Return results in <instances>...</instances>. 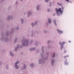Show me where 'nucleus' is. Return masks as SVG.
Masks as SVG:
<instances>
[{
  "label": "nucleus",
  "instance_id": "1",
  "mask_svg": "<svg viewBox=\"0 0 74 74\" xmlns=\"http://www.w3.org/2000/svg\"><path fill=\"white\" fill-rule=\"evenodd\" d=\"M62 9L61 8H59V9L56 8V13L58 16L60 15V14H63V10H64V8L62 7Z\"/></svg>",
  "mask_w": 74,
  "mask_h": 74
},
{
  "label": "nucleus",
  "instance_id": "2",
  "mask_svg": "<svg viewBox=\"0 0 74 74\" xmlns=\"http://www.w3.org/2000/svg\"><path fill=\"white\" fill-rule=\"evenodd\" d=\"M21 42H23L22 43V45L23 46H27L29 43L28 40L23 39L21 40Z\"/></svg>",
  "mask_w": 74,
  "mask_h": 74
},
{
  "label": "nucleus",
  "instance_id": "3",
  "mask_svg": "<svg viewBox=\"0 0 74 74\" xmlns=\"http://www.w3.org/2000/svg\"><path fill=\"white\" fill-rule=\"evenodd\" d=\"M33 13V12L31 10H29L28 11V16H30L31 15H32V14Z\"/></svg>",
  "mask_w": 74,
  "mask_h": 74
},
{
  "label": "nucleus",
  "instance_id": "4",
  "mask_svg": "<svg viewBox=\"0 0 74 74\" xmlns=\"http://www.w3.org/2000/svg\"><path fill=\"white\" fill-rule=\"evenodd\" d=\"M39 64H41L42 62L44 63V61H43V59L41 58L39 60H38Z\"/></svg>",
  "mask_w": 74,
  "mask_h": 74
},
{
  "label": "nucleus",
  "instance_id": "5",
  "mask_svg": "<svg viewBox=\"0 0 74 74\" xmlns=\"http://www.w3.org/2000/svg\"><path fill=\"white\" fill-rule=\"evenodd\" d=\"M13 18V16L12 15L9 16L7 18V20L8 21L10 20V19H12Z\"/></svg>",
  "mask_w": 74,
  "mask_h": 74
},
{
  "label": "nucleus",
  "instance_id": "6",
  "mask_svg": "<svg viewBox=\"0 0 74 74\" xmlns=\"http://www.w3.org/2000/svg\"><path fill=\"white\" fill-rule=\"evenodd\" d=\"M57 31L58 32L59 34H62L63 33V31L60 30L59 29H57Z\"/></svg>",
  "mask_w": 74,
  "mask_h": 74
},
{
  "label": "nucleus",
  "instance_id": "7",
  "mask_svg": "<svg viewBox=\"0 0 74 74\" xmlns=\"http://www.w3.org/2000/svg\"><path fill=\"white\" fill-rule=\"evenodd\" d=\"M40 8V5H37L36 7V9L37 11H38Z\"/></svg>",
  "mask_w": 74,
  "mask_h": 74
},
{
  "label": "nucleus",
  "instance_id": "8",
  "mask_svg": "<svg viewBox=\"0 0 74 74\" xmlns=\"http://www.w3.org/2000/svg\"><path fill=\"white\" fill-rule=\"evenodd\" d=\"M54 62H55V60L53 59H51V63L52 66H53V64H54Z\"/></svg>",
  "mask_w": 74,
  "mask_h": 74
},
{
  "label": "nucleus",
  "instance_id": "9",
  "mask_svg": "<svg viewBox=\"0 0 74 74\" xmlns=\"http://www.w3.org/2000/svg\"><path fill=\"white\" fill-rule=\"evenodd\" d=\"M26 65L25 64H24L23 65V66L22 68V70H25L26 69Z\"/></svg>",
  "mask_w": 74,
  "mask_h": 74
},
{
  "label": "nucleus",
  "instance_id": "10",
  "mask_svg": "<svg viewBox=\"0 0 74 74\" xmlns=\"http://www.w3.org/2000/svg\"><path fill=\"white\" fill-rule=\"evenodd\" d=\"M48 22L49 23H51L52 21H51V18H49L48 19Z\"/></svg>",
  "mask_w": 74,
  "mask_h": 74
},
{
  "label": "nucleus",
  "instance_id": "11",
  "mask_svg": "<svg viewBox=\"0 0 74 74\" xmlns=\"http://www.w3.org/2000/svg\"><path fill=\"white\" fill-rule=\"evenodd\" d=\"M14 67L16 69H19V66L18 65H15Z\"/></svg>",
  "mask_w": 74,
  "mask_h": 74
},
{
  "label": "nucleus",
  "instance_id": "12",
  "mask_svg": "<svg viewBox=\"0 0 74 74\" xmlns=\"http://www.w3.org/2000/svg\"><path fill=\"white\" fill-rule=\"evenodd\" d=\"M65 43H66V42H63L62 43H61V42H59V44H60V45H63V44H65Z\"/></svg>",
  "mask_w": 74,
  "mask_h": 74
},
{
  "label": "nucleus",
  "instance_id": "13",
  "mask_svg": "<svg viewBox=\"0 0 74 74\" xmlns=\"http://www.w3.org/2000/svg\"><path fill=\"white\" fill-rule=\"evenodd\" d=\"M10 56H13L14 55V54H13V53H12V51H10Z\"/></svg>",
  "mask_w": 74,
  "mask_h": 74
},
{
  "label": "nucleus",
  "instance_id": "14",
  "mask_svg": "<svg viewBox=\"0 0 74 74\" xmlns=\"http://www.w3.org/2000/svg\"><path fill=\"white\" fill-rule=\"evenodd\" d=\"M19 45H18L15 48V50L17 51V49H18V48H19Z\"/></svg>",
  "mask_w": 74,
  "mask_h": 74
},
{
  "label": "nucleus",
  "instance_id": "15",
  "mask_svg": "<svg viewBox=\"0 0 74 74\" xmlns=\"http://www.w3.org/2000/svg\"><path fill=\"white\" fill-rule=\"evenodd\" d=\"M30 66L31 67L33 68V67H34V64L33 63L31 64H30Z\"/></svg>",
  "mask_w": 74,
  "mask_h": 74
},
{
  "label": "nucleus",
  "instance_id": "16",
  "mask_svg": "<svg viewBox=\"0 0 74 74\" xmlns=\"http://www.w3.org/2000/svg\"><path fill=\"white\" fill-rule=\"evenodd\" d=\"M35 49V48L32 47L30 49V51H33Z\"/></svg>",
  "mask_w": 74,
  "mask_h": 74
},
{
  "label": "nucleus",
  "instance_id": "17",
  "mask_svg": "<svg viewBox=\"0 0 74 74\" xmlns=\"http://www.w3.org/2000/svg\"><path fill=\"white\" fill-rule=\"evenodd\" d=\"M19 63V62L18 61H17L15 63V65H17V64H18Z\"/></svg>",
  "mask_w": 74,
  "mask_h": 74
},
{
  "label": "nucleus",
  "instance_id": "18",
  "mask_svg": "<svg viewBox=\"0 0 74 74\" xmlns=\"http://www.w3.org/2000/svg\"><path fill=\"white\" fill-rule=\"evenodd\" d=\"M21 23H23V22H24L23 19L22 18L21 19Z\"/></svg>",
  "mask_w": 74,
  "mask_h": 74
},
{
  "label": "nucleus",
  "instance_id": "19",
  "mask_svg": "<svg viewBox=\"0 0 74 74\" xmlns=\"http://www.w3.org/2000/svg\"><path fill=\"white\" fill-rule=\"evenodd\" d=\"M60 49H62L63 48V45H60Z\"/></svg>",
  "mask_w": 74,
  "mask_h": 74
},
{
  "label": "nucleus",
  "instance_id": "20",
  "mask_svg": "<svg viewBox=\"0 0 74 74\" xmlns=\"http://www.w3.org/2000/svg\"><path fill=\"white\" fill-rule=\"evenodd\" d=\"M55 56V53H53V56H52V58H54Z\"/></svg>",
  "mask_w": 74,
  "mask_h": 74
},
{
  "label": "nucleus",
  "instance_id": "21",
  "mask_svg": "<svg viewBox=\"0 0 74 74\" xmlns=\"http://www.w3.org/2000/svg\"><path fill=\"white\" fill-rule=\"evenodd\" d=\"M54 23L55 25H56L57 24H56V20H54Z\"/></svg>",
  "mask_w": 74,
  "mask_h": 74
},
{
  "label": "nucleus",
  "instance_id": "22",
  "mask_svg": "<svg viewBox=\"0 0 74 74\" xmlns=\"http://www.w3.org/2000/svg\"><path fill=\"white\" fill-rule=\"evenodd\" d=\"M31 25H32V26H34L35 24H34V23H31Z\"/></svg>",
  "mask_w": 74,
  "mask_h": 74
},
{
  "label": "nucleus",
  "instance_id": "23",
  "mask_svg": "<svg viewBox=\"0 0 74 74\" xmlns=\"http://www.w3.org/2000/svg\"><path fill=\"white\" fill-rule=\"evenodd\" d=\"M49 1V0H45V3H48Z\"/></svg>",
  "mask_w": 74,
  "mask_h": 74
},
{
  "label": "nucleus",
  "instance_id": "24",
  "mask_svg": "<svg viewBox=\"0 0 74 74\" xmlns=\"http://www.w3.org/2000/svg\"><path fill=\"white\" fill-rule=\"evenodd\" d=\"M16 30H18L19 29V27H16Z\"/></svg>",
  "mask_w": 74,
  "mask_h": 74
},
{
  "label": "nucleus",
  "instance_id": "25",
  "mask_svg": "<svg viewBox=\"0 0 74 74\" xmlns=\"http://www.w3.org/2000/svg\"><path fill=\"white\" fill-rule=\"evenodd\" d=\"M6 69H8V65H6Z\"/></svg>",
  "mask_w": 74,
  "mask_h": 74
},
{
  "label": "nucleus",
  "instance_id": "26",
  "mask_svg": "<svg viewBox=\"0 0 74 74\" xmlns=\"http://www.w3.org/2000/svg\"><path fill=\"white\" fill-rule=\"evenodd\" d=\"M47 12H50V10L49 9H47Z\"/></svg>",
  "mask_w": 74,
  "mask_h": 74
},
{
  "label": "nucleus",
  "instance_id": "27",
  "mask_svg": "<svg viewBox=\"0 0 74 74\" xmlns=\"http://www.w3.org/2000/svg\"><path fill=\"white\" fill-rule=\"evenodd\" d=\"M65 64H66V65H67V64H68V62H65Z\"/></svg>",
  "mask_w": 74,
  "mask_h": 74
},
{
  "label": "nucleus",
  "instance_id": "28",
  "mask_svg": "<svg viewBox=\"0 0 74 74\" xmlns=\"http://www.w3.org/2000/svg\"><path fill=\"white\" fill-rule=\"evenodd\" d=\"M37 23H38L37 21H36V22H35L34 24L35 25H37Z\"/></svg>",
  "mask_w": 74,
  "mask_h": 74
},
{
  "label": "nucleus",
  "instance_id": "29",
  "mask_svg": "<svg viewBox=\"0 0 74 74\" xmlns=\"http://www.w3.org/2000/svg\"><path fill=\"white\" fill-rule=\"evenodd\" d=\"M58 5H60V6H61V5H62L61 4H60L59 3H58Z\"/></svg>",
  "mask_w": 74,
  "mask_h": 74
},
{
  "label": "nucleus",
  "instance_id": "30",
  "mask_svg": "<svg viewBox=\"0 0 74 74\" xmlns=\"http://www.w3.org/2000/svg\"><path fill=\"white\" fill-rule=\"evenodd\" d=\"M66 1H67L68 3H69V0H65Z\"/></svg>",
  "mask_w": 74,
  "mask_h": 74
},
{
  "label": "nucleus",
  "instance_id": "31",
  "mask_svg": "<svg viewBox=\"0 0 74 74\" xmlns=\"http://www.w3.org/2000/svg\"><path fill=\"white\" fill-rule=\"evenodd\" d=\"M16 40H17V38H16L15 40H14V42H16Z\"/></svg>",
  "mask_w": 74,
  "mask_h": 74
},
{
  "label": "nucleus",
  "instance_id": "32",
  "mask_svg": "<svg viewBox=\"0 0 74 74\" xmlns=\"http://www.w3.org/2000/svg\"><path fill=\"white\" fill-rule=\"evenodd\" d=\"M44 33H46L47 32V31L45 30H44Z\"/></svg>",
  "mask_w": 74,
  "mask_h": 74
},
{
  "label": "nucleus",
  "instance_id": "33",
  "mask_svg": "<svg viewBox=\"0 0 74 74\" xmlns=\"http://www.w3.org/2000/svg\"><path fill=\"white\" fill-rule=\"evenodd\" d=\"M18 3V1H16L15 3V4H17Z\"/></svg>",
  "mask_w": 74,
  "mask_h": 74
},
{
  "label": "nucleus",
  "instance_id": "34",
  "mask_svg": "<svg viewBox=\"0 0 74 74\" xmlns=\"http://www.w3.org/2000/svg\"><path fill=\"white\" fill-rule=\"evenodd\" d=\"M69 42H71V41H70V40H69Z\"/></svg>",
  "mask_w": 74,
  "mask_h": 74
},
{
  "label": "nucleus",
  "instance_id": "35",
  "mask_svg": "<svg viewBox=\"0 0 74 74\" xmlns=\"http://www.w3.org/2000/svg\"><path fill=\"white\" fill-rule=\"evenodd\" d=\"M20 1H23V0H20Z\"/></svg>",
  "mask_w": 74,
  "mask_h": 74
},
{
  "label": "nucleus",
  "instance_id": "36",
  "mask_svg": "<svg viewBox=\"0 0 74 74\" xmlns=\"http://www.w3.org/2000/svg\"><path fill=\"white\" fill-rule=\"evenodd\" d=\"M66 52H67L66 51H64V52H65V53H66Z\"/></svg>",
  "mask_w": 74,
  "mask_h": 74
},
{
  "label": "nucleus",
  "instance_id": "37",
  "mask_svg": "<svg viewBox=\"0 0 74 74\" xmlns=\"http://www.w3.org/2000/svg\"><path fill=\"white\" fill-rule=\"evenodd\" d=\"M66 57H68V56H66Z\"/></svg>",
  "mask_w": 74,
  "mask_h": 74
},
{
  "label": "nucleus",
  "instance_id": "38",
  "mask_svg": "<svg viewBox=\"0 0 74 74\" xmlns=\"http://www.w3.org/2000/svg\"><path fill=\"white\" fill-rule=\"evenodd\" d=\"M48 41V42H49V41Z\"/></svg>",
  "mask_w": 74,
  "mask_h": 74
}]
</instances>
